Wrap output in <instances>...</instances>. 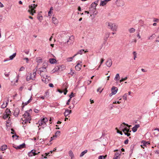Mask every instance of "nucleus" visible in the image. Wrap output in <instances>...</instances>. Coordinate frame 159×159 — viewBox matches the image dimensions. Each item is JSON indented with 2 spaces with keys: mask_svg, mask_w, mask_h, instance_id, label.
Returning a JSON list of instances; mask_svg holds the SVG:
<instances>
[{
  "mask_svg": "<svg viewBox=\"0 0 159 159\" xmlns=\"http://www.w3.org/2000/svg\"><path fill=\"white\" fill-rule=\"evenodd\" d=\"M125 131L127 133H129L130 132H131V130H130V129H129V128H127V127H125V129H123V132L125 133Z\"/></svg>",
  "mask_w": 159,
  "mask_h": 159,
  "instance_id": "obj_20",
  "label": "nucleus"
},
{
  "mask_svg": "<svg viewBox=\"0 0 159 159\" xmlns=\"http://www.w3.org/2000/svg\"><path fill=\"white\" fill-rule=\"evenodd\" d=\"M71 113V110L66 109V110L65 112L64 113V115L66 117L69 115Z\"/></svg>",
  "mask_w": 159,
  "mask_h": 159,
  "instance_id": "obj_11",
  "label": "nucleus"
},
{
  "mask_svg": "<svg viewBox=\"0 0 159 159\" xmlns=\"http://www.w3.org/2000/svg\"><path fill=\"white\" fill-rule=\"evenodd\" d=\"M20 110L18 108H16L14 110L13 115L16 117L18 116Z\"/></svg>",
  "mask_w": 159,
  "mask_h": 159,
  "instance_id": "obj_8",
  "label": "nucleus"
},
{
  "mask_svg": "<svg viewBox=\"0 0 159 159\" xmlns=\"http://www.w3.org/2000/svg\"><path fill=\"white\" fill-rule=\"evenodd\" d=\"M96 5H95L94 3H92L91 4V7H92L93 8V9H96Z\"/></svg>",
  "mask_w": 159,
  "mask_h": 159,
  "instance_id": "obj_36",
  "label": "nucleus"
},
{
  "mask_svg": "<svg viewBox=\"0 0 159 159\" xmlns=\"http://www.w3.org/2000/svg\"><path fill=\"white\" fill-rule=\"evenodd\" d=\"M125 126L124 125H123L122 124H121L120 127V129L123 131V129L125 128Z\"/></svg>",
  "mask_w": 159,
  "mask_h": 159,
  "instance_id": "obj_31",
  "label": "nucleus"
},
{
  "mask_svg": "<svg viewBox=\"0 0 159 159\" xmlns=\"http://www.w3.org/2000/svg\"><path fill=\"white\" fill-rule=\"evenodd\" d=\"M38 19L39 20L40 22L41 21V20L43 19V16H40L38 17Z\"/></svg>",
  "mask_w": 159,
  "mask_h": 159,
  "instance_id": "obj_44",
  "label": "nucleus"
},
{
  "mask_svg": "<svg viewBox=\"0 0 159 159\" xmlns=\"http://www.w3.org/2000/svg\"><path fill=\"white\" fill-rule=\"evenodd\" d=\"M118 91V89L117 87L113 86L111 89V93L109 94V96L111 97L112 95L115 94Z\"/></svg>",
  "mask_w": 159,
  "mask_h": 159,
  "instance_id": "obj_4",
  "label": "nucleus"
},
{
  "mask_svg": "<svg viewBox=\"0 0 159 159\" xmlns=\"http://www.w3.org/2000/svg\"><path fill=\"white\" fill-rule=\"evenodd\" d=\"M31 120V117H29V118H25V119L23 120V122L25 123H27V122L30 123V121Z\"/></svg>",
  "mask_w": 159,
  "mask_h": 159,
  "instance_id": "obj_16",
  "label": "nucleus"
},
{
  "mask_svg": "<svg viewBox=\"0 0 159 159\" xmlns=\"http://www.w3.org/2000/svg\"><path fill=\"white\" fill-rule=\"evenodd\" d=\"M110 35V33L109 32H107L105 33V37L108 38Z\"/></svg>",
  "mask_w": 159,
  "mask_h": 159,
  "instance_id": "obj_42",
  "label": "nucleus"
},
{
  "mask_svg": "<svg viewBox=\"0 0 159 159\" xmlns=\"http://www.w3.org/2000/svg\"><path fill=\"white\" fill-rule=\"evenodd\" d=\"M88 51L87 50H86V51H84V49H81L80 50H79V51L77 52V53H76L75 54H76V55L78 54H82L83 52H84V53H85L87 52H88Z\"/></svg>",
  "mask_w": 159,
  "mask_h": 159,
  "instance_id": "obj_15",
  "label": "nucleus"
},
{
  "mask_svg": "<svg viewBox=\"0 0 159 159\" xmlns=\"http://www.w3.org/2000/svg\"><path fill=\"white\" fill-rule=\"evenodd\" d=\"M134 127L136 128L137 129L138 128H139L140 127V125L139 124L136 125Z\"/></svg>",
  "mask_w": 159,
  "mask_h": 159,
  "instance_id": "obj_54",
  "label": "nucleus"
},
{
  "mask_svg": "<svg viewBox=\"0 0 159 159\" xmlns=\"http://www.w3.org/2000/svg\"><path fill=\"white\" fill-rule=\"evenodd\" d=\"M24 69H25V68L23 66H22L20 69L19 71H23L24 70Z\"/></svg>",
  "mask_w": 159,
  "mask_h": 159,
  "instance_id": "obj_51",
  "label": "nucleus"
},
{
  "mask_svg": "<svg viewBox=\"0 0 159 159\" xmlns=\"http://www.w3.org/2000/svg\"><path fill=\"white\" fill-rule=\"evenodd\" d=\"M11 133L12 134H16V132L15 131V130H14V129H12V128H11Z\"/></svg>",
  "mask_w": 159,
  "mask_h": 159,
  "instance_id": "obj_43",
  "label": "nucleus"
},
{
  "mask_svg": "<svg viewBox=\"0 0 159 159\" xmlns=\"http://www.w3.org/2000/svg\"><path fill=\"white\" fill-rule=\"evenodd\" d=\"M8 117V115L7 114H4L3 117L4 119H6Z\"/></svg>",
  "mask_w": 159,
  "mask_h": 159,
  "instance_id": "obj_39",
  "label": "nucleus"
},
{
  "mask_svg": "<svg viewBox=\"0 0 159 159\" xmlns=\"http://www.w3.org/2000/svg\"><path fill=\"white\" fill-rule=\"evenodd\" d=\"M87 151H88L87 150H85L84 151L82 152L81 153V154L80 155V157H83L85 153H86L87 152Z\"/></svg>",
  "mask_w": 159,
  "mask_h": 159,
  "instance_id": "obj_24",
  "label": "nucleus"
},
{
  "mask_svg": "<svg viewBox=\"0 0 159 159\" xmlns=\"http://www.w3.org/2000/svg\"><path fill=\"white\" fill-rule=\"evenodd\" d=\"M41 120L43 121V122L45 124L46 122H47L48 121V119L47 118L45 117L43 118V119H41Z\"/></svg>",
  "mask_w": 159,
  "mask_h": 159,
  "instance_id": "obj_30",
  "label": "nucleus"
},
{
  "mask_svg": "<svg viewBox=\"0 0 159 159\" xmlns=\"http://www.w3.org/2000/svg\"><path fill=\"white\" fill-rule=\"evenodd\" d=\"M129 30L130 33H131L134 32L135 31V30L134 28H132L129 29Z\"/></svg>",
  "mask_w": 159,
  "mask_h": 159,
  "instance_id": "obj_33",
  "label": "nucleus"
},
{
  "mask_svg": "<svg viewBox=\"0 0 159 159\" xmlns=\"http://www.w3.org/2000/svg\"><path fill=\"white\" fill-rule=\"evenodd\" d=\"M32 110L31 109L29 110H27L25 111V114L23 115L24 117L25 118H29V117H31L29 112L30 111H31Z\"/></svg>",
  "mask_w": 159,
  "mask_h": 159,
  "instance_id": "obj_6",
  "label": "nucleus"
},
{
  "mask_svg": "<svg viewBox=\"0 0 159 159\" xmlns=\"http://www.w3.org/2000/svg\"><path fill=\"white\" fill-rule=\"evenodd\" d=\"M150 144V143L148 142H146L145 141L143 140L141 142V146L142 148H144V147L143 146L146 147L148 145Z\"/></svg>",
  "mask_w": 159,
  "mask_h": 159,
  "instance_id": "obj_9",
  "label": "nucleus"
},
{
  "mask_svg": "<svg viewBox=\"0 0 159 159\" xmlns=\"http://www.w3.org/2000/svg\"><path fill=\"white\" fill-rule=\"evenodd\" d=\"M107 4V3L105 1V0L104 1H101V2L100 4V6H103L105 5H106Z\"/></svg>",
  "mask_w": 159,
  "mask_h": 159,
  "instance_id": "obj_23",
  "label": "nucleus"
},
{
  "mask_svg": "<svg viewBox=\"0 0 159 159\" xmlns=\"http://www.w3.org/2000/svg\"><path fill=\"white\" fill-rule=\"evenodd\" d=\"M4 7L3 5L1 2H0V7Z\"/></svg>",
  "mask_w": 159,
  "mask_h": 159,
  "instance_id": "obj_62",
  "label": "nucleus"
},
{
  "mask_svg": "<svg viewBox=\"0 0 159 159\" xmlns=\"http://www.w3.org/2000/svg\"><path fill=\"white\" fill-rule=\"evenodd\" d=\"M36 75V71L34 72L33 74H32L31 78H32V80H35V76Z\"/></svg>",
  "mask_w": 159,
  "mask_h": 159,
  "instance_id": "obj_22",
  "label": "nucleus"
},
{
  "mask_svg": "<svg viewBox=\"0 0 159 159\" xmlns=\"http://www.w3.org/2000/svg\"><path fill=\"white\" fill-rule=\"evenodd\" d=\"M133 54L134 55V60H135V58L137 57L136 56L137 55V53L136 52H133Z\"/></svg>",
  "mask_w": 159,
  "mask_h": 159,
  "instance_id": "obj_35",
  "label": "nucleus"
},
{
  "mask_svg": "<svg viewBox=\"0 0 159 159\" xmlns=\"http://www.w3.org/2000/svg\"><path fill=\"white\" fill-rule=\"evenodd\" d=\"M129 140L128 139H126L124 142V143L125 144H127L128 143Z\"/></svg>",
  "mask_w": 159,
  "mask_h": 159,
  "instance_id": "obj_52",
  "label": "nucleus"
},
{
  "mask_svg": "<svg viewBox=\"0 0 159 159\" xmlns=\"http://www.w3.org/2000/svg\"><path fill=\"white\" fill-rule=\"evenodd\" d=\"M82 65L80 63H78L75 66V68L77 70L79 71L81 69Z\"/></svg>",
  "mask_w": 159,
  "mask_h": 159,
  "instance_id": "obj_12",
  "label": "nucleus"
},
{
  "mask_svg": "<svg viewBox=\"0 0 159 159\" xmlns=\"http://www.w3.org/2000/svg\"><path fill=\"white\" fill-rule=\"evenodd\" d=\"M36 152L37 150L35 149L32 150L30 152L28 153V155L29 157H31L33 156H34L40 152H39L38 153H36Z\"/></svg>",
  "mask_w": 159,
  "mask_h": 159,
  "instance_id": "obj_5",
  "label": "nucleus"
},
{
  "mask_svg": "<svg viewBox=\"0 0 159 159\" xmlns=\"http://www.w3.org/2000/svg\"><path fill=\"white\" fill-rule=\"evenodd\" d=\"M39 69V74L42 77H43L42 79V81L46 83H48L50 79V77L47 75L43 74V72L47 71L46 67H43L40 68Z\"/></svg>",
  "mask_w": 159,
  "mask_h": 159,
  "instance_id": "obj_1",
  "label": "nucleus"
},
{
  "mask_svg": "<svg viewBox=\"0 0 159 159\" xmlns=\"http://www.w3.org/2000/svg\"><path fill=\"white\" fill-rule=\"evenodd\" d=\"M156 35L155 34H152L151 36L148 38V39H151L152 38H155Z\"/></svg>",
  "mask_w": 159,
  "mask_h": 159,
  "instance_id": "obj_32",
  "label": "nucleus"
},
{
  "mask_svg": "<svg viewBox=\"0 0 159 159\" xmlns=\"http://www.w3.org/2000/svg\"><path fill=\"white\" fill-rule=\"evenodd\" d=\"M128 94L127 93H125L124 95L123 96V99L125 100H126L127 99V96Z\"/></svg>",
  "mask_w": 159,
  "mask_h": 159,
  "instance_id": "obj_40",
  "label": "nucleus"
},
{
  "mask_svg": "<svg viewBox=\"0 0 159 159\" xmlns=\"http://www.w3.org/2000/svg\"><path fill=\"white\" fill-rule=\"evenodd\" d=\"M159 20L158 19H156L154 18V20H153L154 22H159Z\"/></svg>",
  "mask_w": 159,
  "mask_h": 159,
  "instance_id": "obj_50",
  "label": "nucleus"
},
{
  "mask_svg": "<svg viewBox=\"0 0 159 159\" xmlns=\"http://www.w3.org/2000/svg\"><path fill=\"white\" fill-rule=\"evenodd\" d=\"M96 9H93V8L92 7H90L89 8V10L90 11H92L93 12H95V10Z\"/></svg>",
  "mask_w": 159,
  "mask_h": 159,
  "instance_id": "obj_48",
  "label": "nucleus"
},
{
  "mask_svg": "<svg viewBox=\"0 0 159 159\" xmlns=\"http://www.w3.org/2000/svg\"><path fill=\"white\" fill-rule=\"evenodd\" d=\"M127 79V77H125V78H121V79L120 80V82L121 83L122 82L126 80Z\"/></svg>",
  "mask_w": 159,
  "mask_h": 159,
  "instance_id": "obj_41",
  "label": "nucleus"
},
{
  "mask_svg": "<svg viewBox=\"0 0 159 159\" xmlns=\"http://www.w3.org/2000/svg\"><path fill=\"white\" fill-rule=\"evenodd\" d=\"M8 100H7V101L6 102V103L4 102L3 104L1 105V108H4L6 107L8 104Z\"/></svg>",
  "mask_w": 159,
  "mask_h": 159,
  "instance_id": "obj_13",
  "label": "nucleus"
},
{
  "mask_svg": "<svg viewBox=\"0 0 159 159\" xmlns=\"http://www.w3.org/2000/svg\"><path fill=\"white\" fill-rule=\"evenodd\" d=\"M120 79V76L119 74H117L114 80H115L117 81L119 80Z\"/></svg>",
  "mask_w": 159,
  "mask_h": 159,
  "instance_id": "obj_25",
  "label": "nucleus"
},
{
  "mask_svg": "<svg viewBox=\"0 0 159 159\" xmlns=\"http://www.w3.org/2000/svg\"><path fill=\"white\" fill-rule=\"evenodd\" d=\"M103 157H104L103 156H100L98 157V159H103Z\"/></svg>",
  "mask_w": 159,
  "mask_h": 159,
  "instance_id": "obj_63",
  "label": "nucleus"
},
{
  "mask_svg": "<svg viewBox=\"0 0 159 159\" xmlns=\"http://www.w3.org/2000/svg\"><path fill=\"white\" fill-rule=\"evenodd\" d=\"M112 64V60L111 59H108L106 62V66L108 67H110L111 66Z\"/></svg>",
  "mask_w": 159,
  "mask_h": 159,
  "instance_id": "obj_10",
  "label": "nucleus"
},
{
  "mask_svg": "<svg viewBox=\"0 0 159 159\" xmlns=\"http://www.w3.org/2000/svg\"><path fill=\"white\" fill-rule=\"evenodd\" d=\"M38 123L39 125H43L44 123L43 122V121L41 120H39V121Z\"/></svg>",
  "mask_w": 159,
  "mask_h": 159,
  "instance_id": "obj_37",
  "label": "nucleus"
},
{
  "mask_svg": "<svg viewBox=\"0 0 159 159\" xmlns=\"http://www.w3.org/2000/svg\"><path fill=\"white\" fill-rule=\"evenodd\" d=\"M155 41L157 42H159V37H158L157 38L156 40H155Z\"/></svg>",
  "mask_w": 159,
  "mask_h": 159,
  "instance_id": "obj_64",
  "label": "nucleus"
},
{
  "mask_svg": "<svg viewBox=\"0 0 159 159\" xmlns=\"http://www.w3.org/2000/svg\"><path fill=\"white\" fill-rule=\"evenodd\" d=\"M132 131H133V132H136L137 130V129H136V128L135 127H134L133 128H132Z\"/></svg>",
  "mask_w": 159,
  "mask_h": 159,
  "instance_id": "obj_46",
  "label": "nucleus"
},
{
  "mask_svg": "<svg viewBox=\"0 0 159 159\" xmlns=\"http://www.w3.org/2000/svg\"><path fill=\"white\" fill-rule=\"evenodd\" d=\"M109 28L111 29L113 31H116L117 29V26L115 24L112 23L110 22L107 23Z\"/></svg>",
  "mask_w": 159,
  "mask_h": 159,
  "instance_id": "obj_3",
  "label": "nucleus"
},
{
  "mask_svg": "<svg viewBox=\"0 0 159 159\" xmlns=\"http://www.w3.org/2000/svg\"><path fill=\"white\" fill-rule=\"evenodd\" d=\"M70 100H71V98H70L67 101V102L66 103L67 105H68L69 104V102H70Z\"/></svg>",
  "mask_w": 159,
  "mask_h": 159,
  "instance_id": "obj_55",
  "label": "nucleus"
},
{
  "mask_svg": "<svg viewBox=\"0 0 159 159\" xmlns=\"http://www.w3.org/2000/svg\"><path fill=\"white\" fill-rule=\"evenodd\" d=\"M36 60L37 62L38 63H40L42 62V59L40 57L37 58Z\"/></svg>",
  "mask_w": 159,
  "mask_h": 159,
  "instance_id": "obj_34",
  "label": "nucleus"
},
{
  "mask_svg": "<svg viewBox=\"0 0 159 159\" xmlns=\"http://www.w3.org/2000/svg\"><path fill=\"white\" fill-rule=\"evenodd\" d=\"M37 6V4H31L29 5V9L28 10V12L32 15H33L34 14L36 13V11L35 9Z\"/></svg>",
  "mask_w": 159,
  "mask_h": 159,
  "instance_id": "obj_2",
  "label": "nucleus"
},
{
  "mask_svg": "<svg viewBox=\"0 0 159 159\" xmlns=\"http://www.w3.org/2000/svg\"><path fill=\"white\" fill-rule=\"evenodd\" d=\"M124 134L126 135L127 136H129L130 135V134L129 133H126V132H125L124 133Z\"/></svg>",
  "mask_w": 159,
  "mask_h": 159,
  "instance_id": "obj_49",
  "label": "nucleus"
},
{
  "mask_svg": "<svg viewBox=\"0 0 159 159\" xmlns=\"http://www.w3.org/2000/svg\"><path fill=\"white\" fill-rule=\"evenodd\" d=\"M15 137H16L17 138L19 137V136L17 135L16 134H14V135L12 136V137L13 138H14Z\"/></svg>",
  "mask_w": 159,
  "mask_h": 159,
  "instance_id": "obj_60",
  "label": "nucleus"
},
{
  "mask_svg": "<svg viewBox=\"0 0 159 159\" xmlns=\"http://www.w3.org/2000/svg\"><path fill=\"white\" fill-rule=\"evenodd\" d=\"M98 1H99V0H98L97 1H96L95 2H94L93 3H94L95 4V5H96V6H97V5H98Z\"/></svg>",
  "mask_w": 159,
  "mask_h": 159,
  "instance_id": "obj_58",
  "label": "nucleus"
},
{
  "mask_svg": "<svg viewBox=\"0 0 159 159\" xmlns=\"http://www.w3.org/2000/svg\"><path fill=\"white\" fill-rule=\"evenodd\" d=\"M74 96V94L73 92H72L70 94L69 96V97H70V98H71L72 97Z\"/></svg>",
  "mask_w": 159,
  "mask_h": 159,
  "instance_id": "obj_47",
  "label": "nucleus"
},
{
  "mask_svg": "<svg viewBox=\"0 0 159 159\" xmlns=\"http://www.w3.org/2000/svg\"><path fill=\"white\" fill-rule=\"evenodd\" d=\"M32 74L31 73L29 74L26 76V79L28 81L30 80L31 79L32 80L31 78Z\"/></svg>",
  "mask_w": 159,
  "mask_h": 159,
  "instance_id": "obj_17",
  "label": "nucleus"
},
{
  "mask_svg": "<svg viewBox=\"0 0 159 159\" xmlns=\"http://www.w3.org/2000/svg\"><path fill=\"white\" fill-rule=\"evenodd\" d=\"M61 132L60 131H57L55 134V135L53 136V137H57L59 135H60Z\"/></svg>",
  "mask_w": 159,
  "mask_h": 159,
  "instance_id": "obj_26",
  "label": "nucleus"
},
{
  "mask_svg": "<svg viewBox=\"0 0 159 159\" xmlns=\"http://www.w3.org/2000/svg\"><path fill=\"white\" fill-rule=\"evenodd\" d=\"M13 147L15 148L16 149H21L22 148H25V143H23V144H20V145L18 146H16V145L13 146Z\"/></svg>",
  "mask_w": 159,
  "mask_h": 159,
  "instance_id": "obj_7",
  "label": "nucleus"
},
{
  "mask_svg": "<svg viewBox=\"0 0 159 159\" xmlns=\"http://www.w3.org/2000/svg\"><path fill=\"white\" fill-rule=\"evenodd\" d=\"M26 54H28L29 51H24Z\"/></svg>",
  "mask_w": 159,
  "mask_h": 159,
  "instance_id": "obj_61",
  "label": "nucleus"
},
{
  "mask_svg": "<svg viewBox=\"0 0 159 159\" xmlns=\"http://www.w3.org/2000/svg\"><path fill=\"white\" fill-rule=\"evenodd\" d=\"M52 20L54 24L56 25L58 24V20L55 17H52Z\"/></svg>",
  "mask_w": 159,
  "mask_h": 159,
  "instance_id": "obj_14",
  "label": "nucleus"
},
{
  "mask_svg": "<svg viewBox=\"0 0 159 159\" xmlns=\"http://www.w3.org/2000/svg\"><path fill=\"white\" fill-rule=\"evenodd\" d=\"M49 62L51 64L55 63L57 61L54 58H50L49 60Z\"/></svg>",
  "mask_w": 159,
  "mask_h": 159,
  "instance_id": "obj_19",
  "label": "nucleus"
},
{
  "mask_svg": "<svg viewBox=\"0 0 159 159\" xmlns=\"http://www.w3.org/2000/svg\"><path fill=\"white\" fill-rule=\"evenodd\" d=\"M16 55V53H15L14 54H13L12 55H11L10 56V59L11 60H12L14 57H15Z\"/></svg>",
  "mask_w": 159,
  "mask_h": 159,
  "instance_id": "obj_29",
  "label": "nucleus"
},
{
  "mask_svg": "<svg viewBox=\"0 0 159 159\" xmlns=\"http://www.w3.org/2000/svg\"><path fill=\"white\" fill-rule=\"evenodd\" d=\"M69 155L71 157V159L74 157V155L72 151L70 150L69 152Z\"/></svg>",
  "mask_w": 159,
  "mask_h": 159,
  "instance_id": "obj_21",
  "label": "nucleus"
},
{
  "mask_svg": "<svg viewBox=\"0 0 159 159\" xmlns=\"http://www.w3.org/2000/svg\"><path fill=\"white\" fill-rule=\"evenodd\" d=\"M121 153V152L120 151L119 152H116L115 154V156H119Z\"/></svg>",
  "mask_w": 159,
  "mask_h": 159,
  "instance_id": "obj_38",
  "label": "nucleus"
},
{
  "mask_svg": "<svg viewBox=\"0 0 159 159\" xmlns=\"http://www.w3.org/2000/svg\"><path fill=\"white\" fill-rule=\"evenodd\" d=\"M67 88L65 89V90L64 91V95H66L67 93Z\"/></svg>",
  "mask_w": 159,
  "mask_h": 159,
  "instance_id": "obj_57",
  "label": "nucleus"
},
{
  "mask_svg": "<svg viewBox=\"0 0 159 159\" xmlns=\"http://www.w3.org/2000/svg\"><path fill=\"white\" fill-rule=\"evenodd\" d=\"M104 60L103 58H102L101 59V61L100 63V65L99 66L98 68H99L100 66L103 63V61H104Z\"/></svg>",
  "mask_w": 159,
  "mask_h": 159,
  "instance_id": "obj_45",
  "label": "nucleus"
},
{
  "mask_svg": "<svg viewBox=\"0 0 159 159\" xmlns=\"http://www.w3.org/2000/svg\"><path fill=\"white\" fill-rule=\"evenodd\" d=\"M7 148V145H3L1 147L0 149L2 151H3L6 150Z\"/></svg>",
  "mask_w": 159,
  "mask_h": 159,
  "instance_id": "obj_18",
  "label": "nucleus"
},
{
  "mask_svg": "<svg viewBox=\"0 0 159 159\" xmlns=\"http://www.w3.org/2000/svg\"><path fill=\"white\" fill-rule=\"evenodd\" d=\"M76 56V54H75L73 57H69L67 59V61H71L73 58Z\"/></svg>",
  "mask_w": 159,
  "mask_h": 159,
  "instance_id": "obj_28",
  "label": "nucleus"
},
{
  "mask_svg": "<svg viewBox=\"0 0 159 159\" xmlns=\"http://www.w3.org/2000/svg\"><path fill=\"white\" fill-rule=\"evenodd\" d=\"M34 111L36 113H38L39 112V110L37 109H34Z\"/></svg>",
  "mask_w": 159,
  "mask_h": 159,
  "instance_id": "obj_59",
  "label": "nucleus"
},
{
  "mask_svg": "<svg viewBox=\"0 0 159 159\" xmlns=\"http://www.w3.org/2000/svg\"><path fill=\"white\" fill-rule=\"evenodd\" d=\"M5 75L7 77H9V73H7L6 72L4 73Z\"/></svg>",
  "mask_w": 159,
  "mask_h": 159,
  "instance_id": "obj_53",
  "label": "nucleus"
},
{
  "mask_svg": "<svg viewBox=\"0 0 159 159\" xmlns=\"http://www.w3.org/2000/svg\"><path fill=\"white\" fill-rule=\"evenodd\" d=\"M5 113L6 114L8 115L9 114H11V112L10 110L8 108H7L5 110Z\"/></svg>",
  "mask_w": 159,
  "mask_h": 159,
  "instance_id": "obj_27",
  "label": "nucleus"
},
{
  "mask_svg": "<svg viewBox=\"0 0 159 159\" xmlns=\"http://www.w3.org/2000/svg\"><path fill=\"white\" fill-rule=\"evenodd\" d=\"M49 85L50 87L52 88L54 87V85H53V84L52 83L49 84Z\"/></svg>",
  "mask_w": 159,
  "mask_h": 159,
  "instance_id": "obj_56",
  "label": "nucleus"
}]
</instances>
